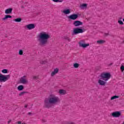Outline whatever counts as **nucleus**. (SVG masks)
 <instances>
[{
    "instance_id": "4c0bfd02",
    "label": "nucleus",
    "mask_w": 124,
    "mask_h": 124,
    "mask_svg": "<svg viewBox=\"0 0 124 124\" xmlns=\"http://www.w3.org/2000/svg\"><path fill=\"white\" fill-rule=\"evenodd\" d=\"M27 107H28V105H26L25 106V108H27Z\"/></svg>"
},
{
    "instance_id": "a211bd4d",
    "label": "nucleus",
    "mask_w": 124,
    "mask_h": 124,
    "mask_svg": "<svg viewBox=\"0 0 124 124\" xmlns=\"http://www.w3.org/2000/svg\"><path fill=\"white\" fill-rule=\"evenodd\" d=\"M17 90L18 91H23L24 90V86L23 85H19L17 87Z\"/></svg>"
},
{
    "instance_id": "7c9ffc66",
    "label": "nucleus",
    "mask_w": 124,
    "mask_h": 124,
    "mask_svg": "<svg viewBox=\"0 0 124 124\" xmlns=\"http://www.w3.org/2000/svg\"><path fill=\"white\" fill-rule=\"evenodd\" d=\"M118 23L120 25H124V22L122 20H118Z\"/></svg>"
},
{
    "instance_id": "6e6552de",
    "label": "nucleus",
    "mask_w": 124,
    "mask_h": 124,
    "mask_svg": "<svg viewBox=\"0 0 124 124\" xmlns=\"http://www.w3.org/2000/svg\"><path fill=\"white\" fill-rule=\"evenodd\" d=\"M20 81L21 84H28L29 83V81L26 78V76H23V78H21Z\"/></svg>"
},
{
    "instance_id": "473e14b6",
    "label": "nucleus",
    "mask_w": 124,
    "mask_h": 124,
    "mask_svg": "<svg viewBox=\"0 0 124 124\" xmlns=\"http://www.w3.org/2000/svg\"><path fill=\"white\" fill-rule=\"evenodd\" d=\"M104 34L105 36H108V35H109V33H105Z\"/></svg>"
},
{
    "instance_id": "e433bc0d",
    "label": "nucleus",
    "mask_w": 124,
    "mask_h": 124,
    "mask_svg": "<svg viewBox=\"0 0 124 124\" xmlns=\"http://www.w3.org/2000/svg\"><path fill=\"white\" fill-rule=\"evenodd\" d=\"M21 8H22V9H24V8H25V7H24L23 6H22Z\"/></svg>"
},
{
    "instance_id": "412c9836",
    "label": "nucleus",
    "mask_w": 124,
    "mask_h": 124,
    "mask_svg": "<svg viewBox=\"0 0 124 124\" xmlns=\"http://www.w3.org/2000/svg\"><path fill=\"white\" fill-rule=\"evenodd\" d=\"M15 22H16L17 23H19L22 21L21 18H17L14 19Z\"/></svg>"
},
{
    "instance_id": "2f4dec72",
    "label": "nucleus",
    "mask_w": 124,
    "mask_h": 124,
    "mask_svg": "<svg viewBox=\"0 0 124 124\" xmlns=\"http://www.w3.org/2000/svg\"><path fill=\"white\" fill-rule=\"evenodd\" d=\"M42 123H47V120H46V119H42Z\"/></svg>"
},
{
    "instance_id": "5701e85b",
    "label": "nucleus",
    "mask_w": 124,
    "mask_h": 124,
    "mask_svg": "<svg viewBox=\"0 0 124 124\" xmlns=\"http://www.w3.org/2000/svg\"><path fill=\"white\" fill-rule=\"evenodd\" d=\"M116 98H119V96L118 95H114L111 97L110 100H113V99H116Z\"/></svg>"
},
{
    "instance_id": "4468645a",
    "label": "nucleus",
    "mask_w": 124,
    "mask_h": 124,
    "mask_svg": "<svg viewBox=\"0 0 124 124\" xmlns=\"http://www.w3.org/2000/svg\"><path fill=\"white\" fill-rule=\"evenodd\" d=\"M9 18H12V16L9 15H6L3 18H2V20H3V21H5V20H7Z\"/></svg>"
},
{
    "instance_id": "39448f33",
    "label": "nucleus",
    "mask_w": 124,
    "mask_h": 124,
    "mask_svg": "<svg viewBox=\"0 0 124 124\" xmlns=\"http://www.w3.org/2000/svg\"><path fill=\"white\" fill-rule=\"evenodd\" d=\"M10 78V75H3L0 74V82H6V81L8 80Z\"/></svg>"
},
{
    "instance_id": "f03ea898",
    "label": "nucleus",
    "mask_w": 124,
    "mask_h": 124,
    "mask_svg": "<svg viewBox=\"0 0 124 124\" xmlns=\"http://www.w3.org/2000/svg\"><path fill=\"white\" fill-rule=\"evenodd\" d=\"M38 41L41 46H46L48 44V40L50 38V35L45 32H42L38 35Z\"/></svg>"
},
{
    "instance_id": "c85d7f7f",
    "label": "nucleus",
    "mask_w": 124,
    "mask_h": 124,
    "mask_svg": "<svg viewBox=\"0 0 124 124\" xmlns=\"http://www.w3.org/2000/svg\"><path fill=\"white\" fill-rule=\"evenodd\" d=\"M16 124H27L26 123H22V121H17Z\"/></svg>"
},
{
    "instance_id": "423d86ee",
    "label": "nucleus",
    "mask_w": 124,
    "mask_h": 124,
    "mask_svg": "<svg viewBox=\"0 0 124 124\" xmlns=\"http://www.w3.org/2000/svg\"><path fill=\"white\" fill-rule=\"evenodd\" d=\"M78 17V14H73L67 16L68 19L70 20H76Z\"/></svg>"
},
{
    "instance_id": "a19ab883",
    "label": "nucleus",
    "mask_w": 124,
    "mask_h": 124,
    "mask_svg": "<svg viewBox=\"0 0 124 124\" xmlns=\"http://www.w3.org/2000/svg\"><path fill=\"white\" fill-rule=\"evenodd\" d=\"M120 20H122V19H123V18L122 17L119 18Z\"/></svg>"
},
{
    "instance_id": "393cba45",
    "label": "nucleus",
    "mask_w": 124,
    "mask_h": 124,
    "mask_svg": "<svg viewBox=\"0 0 124 124\" xmlns=\"http://www.w3.org/2000/svg\"><path fill=\"white\" fill-rule=\"evenodd\" d=\"M63 39L65 40H68V41H70V39L68 36H65L63 37Z\"/></svg>"
},
{
    "instance_id": "c9c22d12",
    "label": "nucleus",
    "mask_w": 124,
    "mask_h": 124,
    "mask_svg": "<svg viewBox=\"0 0 124 124\" xmlns=\"http://www.w3.org/2000/svg\"><path fill=\"white\" fill-rule=\"evenodd\" d=\"M112 63H110V64H108V66H111V65H112Z\"/></svg>"
},
{
    "instance_id": "0eeeda50",
    "label": "nucleus",
    "mask_w": 124,
    "mask_h": 124,
    "mask_svg": "<svg viewBox=\"0 0 124 124\" xmlns=\"http://www.w3.org/2000/svg\"><path fill=\"white\" fill-rule=\"evenodd\" d=\"M122 113L120 111H115L112 113L111 115L113 118H119V117H121Z\"/></svg>"
},
{
    "instance_id": "4be33fe9",
    "label": "nucleus",
    "mask_w": 124,
    "mask_h": 124,
    "mask_svg": "<svg viewBox=\"0 0 124 124\" xmlns=\"http://www.w3.org/2000/svg\"><path fill=\"white\" fill-rule=\"evenodd\" d=\"M88 6V4L87 3H83L82 4L80 7L81 8H87V7Z\"/></svg>"
},
{
    "instance_id": "2eb2a0df",
    "label": "nucleus",
    "mask_w": 124,
    "mask_h": 124,
    "mask_svg": "<svg viewBox=\"0 0 124 124\" xmlns=\"http://www.w3.org/2000/svg\"><path fill=\"white\" fill-rule=\"evenodd\" d=\"M63 13H64V14H65L66 15H67V14H69L70 13V9H67L64 10L63 11Z\"/></svg>"
},
{
    "instance_id": "9d476101",
    "label": "nucleus",
    "mask_w": 124,
    "mask_h": 124,
    "mask_svg": "<svg viewBox=\"0 0 124 124\" xmlns=\"http://www.w3.org/2000/svg\"><path fill=\"white\" fill-rule=\"evenodd\" d=\"M78 44L79 45V47H82V48H87L88 46H90V44L82 43L81 42H79Z\"/></svg>"
},
{
    "instance_id": "ea45409f",
    "label": "nucleus",
    "mask_w": 124,
    "mask_h": 124,
    "mask_svg": "<svg viewBox=\"0 0 124 124\" xmlns=\"http://www.w3.org/2000/svg\"><path fill=\"white\" fill-rule=\"evenodd\" d=\"M28 115H31V113L29 112V113H28Z\"/></svg>"
},
{
    "instance_id": "1a4fd4ad",
    "label": "nucleus",
    "mask_w": 124,
    "mask_h": 124,
    "mask_svg": "<svg viewBox=\"0 0 124 124\" xmlns=\"http://www.w3.org/2000/svg\"><path fill=\"white\" fill-rule=\"evenodd\" d=\"M73 25H74L75 27H79V26H82V25H83V22L79 20H76L73 23Z\"/></svg>"
},
{
    "instance_id": "bb28decb",
    "label": "nucleus",
    "mask_w": 124,
    "mask_h": 124,
    "mask_svg": "<svg viewBox=\"0 0 124 124\" xmlns=\"http://www.w3.org/2000/svg\"><path fill=\"white\" fill-rule=\"evenodd\" d=\"M54 2H62L63 0H52Z\"/></svg>"
},
{
    "instance_id": "aec40b11",
    "label": "nucleus",
    "mask_w": 124,
    "mask_h": 124,
    "mask_svg": "<svg viewBox=\"0 0 124 124\" xmlns=\"http://www.w3.org/2000/svg\"><path fill=\"white\" fill-rule=\"evenodd\" d=\"M73 66L75 68H78V67H79L80 66V64L78 63H74Z\"/></svg>"
},
{
    "instance_id": "20e7f679",
    "label": "nucleus",
    "mask_w": 124,
    "mask_h": 124,
    "mask_svg": "<svg viewBox=\"0 0 124 124\" xmlns=\"http://www.w3.org/2000/svg\"><path fill=\"white\" fill-rule=\"evenodd\" d=\"M83 32H84V29L79 28H74L72 35H75L78 33H83Z\"/></svg>"
},
{
    "instance_id": "f3484780",
    "label": "nucleus",
    "mask_w": 124,
    "mask_h": 124,
    "mask_svg": "<svg viewBox=\"0 0 124 124\" xmlns=\"http://www.w3.org/2000/svg\"><path fill=\"white\" fill-rule=\"evenodd\" d=\"M31 78L32 80H38V78H39V76L33 75V76H32Z\"/></svg>"
},
{
    "instance_id": "9b49d317",
    "label": "nucleus",
    "mask_w": 124,
    "mask_h": 124,
    "mask_svg": "<svg viewBox=\"0 0 124 124\" xmlns=\"http://www.w3.org/2000/svg\"><path fill=\"white\" fill-rule=\"evenodd\" d=\"M27 29L28 30H32L35 28V24H30L26 26Z\"/></svg>"
},
{
    "instance_id": "72a5a7b5",
    "label": "nucleus",
    "mask_w": 124,
    "mask_h": 124,
    "mask_svg": "<svg viewBox=\"0 0 124 124\" xmlns=\"http://www.w3.org/2000/svg\"><path fill=\"white\" fill-rule=\"evenodd\" d=\"M48 62V61H47V60H46L43 61L42 62Z\"/></svg>"
},
{
    "instance_id": "f704fd0d",
    "label": "nucleus",
    "mask_w": 124,
    "mask_h": 124,
    "mask_svg": "<svg viewBox=\"0 0 124 124\" xmlns=\"http://www.w3.org/2000/svg\"><path fill=\"white\" fill-rule=\"evenodd\" d=\"M10 123H11V120H9V121L8 122V124H10Z\"/></svg>"
},
{
    "instance_id": "ddd939ff",
    "label": "nucleus",
    "mask_w": 124,
    "mask_h": 124,
    "mask_svg": "<svg viewBox=\"0 0 124 124\" xmlns=\"http://www.w3.org/2000/svg\"><path fill=\"white\" fill-rule=\"evenodd\" d=\"M58 72H59V69L58 68H55L54 69V71H53L51 73V75L52 77L55 76V75H56V74H57V73H58Z\"/></svg>"
},
{
    "instance_id": "6ab92c4d",
    "label": "nucleus",
    "mask_w": 124,
    "mask_h": 124,
    "mask_svg": "<svg viewBox=\"0 0 124 124\" xmlns=\"http://www.w3.org/2000/svg\"><path fill=\"white\" fill-rule=\"evenodd\" d=\"M97 43L98 44H103L104 43H105V41L102 40H98L97 41Z\"/></svg>"
},
{
    "instance_id": "7ed1b4c3",
    "label": "nucleus",
    "mask_w": 124,
    "mask_h": 124,
    "mask_svg": "<svg viewBox=\"0 0 124 124\" xmlns=\"http://www.w3.org/2000/svg\"><path fill=\"white\" fill-rule=\"evenodd\" d=\"M100 79L98 80V84L100 86H105L106 83L110 78H111V74L110 73L103 72L100 75Z\"/></svg>"
},
{
    "instance_id": "f257e3e1",
    "label": "nucleus",
    "mask_w": 124,
    "mask_h": 124,
    "mask_svg": "<svg viewBox=\"0 0 124 124\" xmlns=\"http://www.w3.org/2000/svg\"><path fill=\"white\" fill-rule=\"evenodd\" d=\"M60 102L61 99L58 96L54 94H51L45 99L44 107L49 109V108H52L54 105H57Z\"/></svg>"
},
{
    "instance_id": "f8f14e48",
    "label": "nucleus",
    "mask_w": 124,
    "mask_h": 124,
    "mask_svg": "<svg viewBox=\"0 0 124 124\" xmlns=\"http://www.w3.org/2000/svg\"><path fill=\"white\" fill-rule=\"evenodd\" d=\"M12 10H13V8H8L5 10V13L6 14H11L12 13Z\"/></svg>"
},
{
    "instance_id": "dca6fc26",
    "label": "nucleus",
    "mask_w": 124,
    "mask_h": 124,
    "mask_svg": "<svg viewBox=\"0 0 124 124\" xmlns=\"http://www.w3.org/2000/svg\"><path fill=\"white\" fill-rule=\"evenodd\" d=\"M59 93L60 94H65V93H66V91L64 90H60Z\"/></svg>"
},
{
    "instance_id": "c756f323",
    "label": "nucleus",
    "mask_w": 124,
    "mask_h": 124,
    "mask_svg": "<svg viewBox=\"0 0 124 124\" xmlns=\"http://www.w3.org/2000/svg\"><path fill=\"white\" fill-rule=\"evenodd\" d=\"M7 69H3L2 70V73H7Z\"/></svg>"
},
{
    "instance_id": "a878e982",
    "label": "nucleus",
    "mask_w": 124,
    "mask_h": 124,
    "mask_svg": "<svg viewBox=\"0 0 124 124\" xmlns=\"http://www.w3.org/2000/svg\"><path fill=\"white\" fill-rule=\"evenodd\" d=\"M120 69L121 70L122 72H124V64H122L121 66L120 67Z\"/></svg>"
},
{
    "instance_id": "58836bf2",
    "label": "nucleus",
    "mask_w": 124,
    "mask_h": 124,
    "mask_svg": "<svg viewBox=\"0 0 124 124\" xmlns=\"http://www.w3.org/2000/svg\"><path fill=\"white\" fill-rule=\"evenodd\" d=\"M5 37H8V35H7V34H6V35H5Z\"/></svg>"
},
{
    "instance_id": "b1692460",
    "label": "nucleus",
    "mask_w": 124,
    "mask_h": 124,
    "mask_svg": "<svg viewBox=\"0 0 124 124\" xmlns=\"http://www.w3.org/2000/svg\"><path fill=\"white\" fill-rule=\"evenodd\" d=\"M25 93H28V92H21L20 93H19V96H22L24 95V94H25Z\"/></svg>"
},
{
    "instance_id": "cd10ccee",
    "label": "nucleus",
    "mask_w": 124,
    "mask_h": 124,
    "mask_svg": "<svg viewBox=\"0 0 124 124\" xmlns=\"http://www.w3.org/2000/svg\"><path fill=\"white\" fill-rule=\"evenodd\" d=\"M24 52L23 51V50L20 49L18 52L19 55L20 56H22Z\"/></svg>"
}]
</instances>
